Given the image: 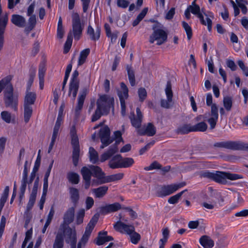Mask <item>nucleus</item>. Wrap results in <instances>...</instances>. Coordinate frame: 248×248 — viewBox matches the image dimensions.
<instances>
[{
    "label": "nucleus",
    "mask_w": 248,
    "mask_h": 248,
    "mask_svg": "<svg viewBox=\"0 0 248 248\" xmlns=\"http://www.w3.org/2000/svg\"><path fill=\"white\" fill-rule=\"evenodd\" d=\"M118 151V147L115 145L111 146L109 149L103 153L99 158L97 152L93 147H91L89 150V157L90 161L93 164L104 162L108 160L112 155L116 154Z\"/></svg>",
    "instance_id": "f257e3e1"
},
{
    "label": "nucleus",
    "mask_w": 248,
    "mask_h": 248,
    "mask_svg": "<svg viewBox=\"0 0 248 248\" xmlns=\"http://www.w3.org/2000/svg\"><path fill=\"white\" fill-rule=\"evenodd\" d=\"M60 231L62 239L65 238L66 242L71 245V248H76L77 240L76 229L64 225H60L57 232H60Z\"/></svg>",
    "instance_id": "f03ea898"
},
{
    "label": "nucleus",
    "mask_w": 248,
    "mask_h": 248,
    "mask_svg": "<svg viewBox=\"0 0 248 248\" xmlns=\"http://www.w3.org/2000/svg\"><path fill=\"white\" fill-rule=\"evenodd\" d=\"M18 93L13 92V88L11 83H8L7 90L4 91V102L6 106L11 107L16 110L18 104Z\"/></svg>",
    "instance_id": "7ed1b4c3"
},
{
    "label": "nucleus",
    "mask_w": 248,
    "mask_h": 248,
    "mask_svg": "<svg viewBox=\"0 0 248 248\" xmlns=\"http://www.w3.org/2000/svg\"><path fill=\"white\" fill-rule=\"evenodd\" d=\"M205 176L221 183L225 182L226 179L235 180L242 178V177L237 174L220 171H217L216 173L207 172L205 173Z\"/></svg>",
    "instance_id": "20e7f679"
},
{
    "label": "nucleus",
    "mask_w": 248,
    "mask_h": 248,
    "mask_svg": "<svg viewBox=\"0 0 248 248\" xmlns=\"http://www.w3.org/2000/svg\"><path fill=\"white\" fill-rule=\"evenodd\" d=\"M153 32L150 36L149 42L153 44L155 41L157 45H161L167 40L168 33L162 29H157L156 26L154 25L152 28Z\"/></svg>",
    "instance_id": "39448f33"
},
{
    "label": "nucleus",
    "mask_w": 248,
    "mask_h": 248,
    "mask_svg": "<svg viewBox=\"0 0 248 248\" xmlns=\"http://www.w3.org/2000/svg\"><path fill=\"white\" fill-rule=\"evenodd\" d=\"M35 7V2L33 1L27 8V16L29 17L28 20V23L24 29V31L27 33H29L32 30L37 23V18L36 15L34 14Z\"/></svg>",
    "instance_id": "423d86ee"
},
{
    "label": "nucleus",
    "mask_w": 248,
    "mask_h": 248,
    "mask_svg": "<svg viewBox=\"0 0 248 248\" xmlns=\"http://www.w3.org/2000/svg\"><path fill=\"white\" fill-rule=\"evenodd\" d=\"M72 31L75 39L79 40L81 34L84 26L81 25L79 15L77 13L72 15Z\"/></svg>",
    "instance_id": "0eeeda50"
},
{
    "label": "nucleus",
    "mask_w": 248,
    "mask_h": 248,
    "mask_svg": "<svg viewBox=\"0 0 248 248\" xmlns=\"http://www.w3.org/2000/svg\"><path fill=\"white\" fill-rule=\"evenodd\" d=\"M119 220L114 224V228L118 232L122 233H125L128 235L131 234L135 231L133 226L125 224L124 222L127 221L121 215H119Z\"/></svg>",
    "instance_id": "6e6552de"
},
{
    "label": "nucleus",
    "mask_w": 248,
    "mask_h": 248,
    "mask_svg": "<svg viewBox=\"0 0 248 248\" xmlns=\"http://www.w3.org/2000/svg\"><path fill=\"white\" fill-rule=\"evenodd\" d=\"M187 9L193 14L197 16L200 19L201 23L204 25H207L208 30L211 31L212 30V20L208 17L206 18V21L204 19L203 16L202 14L203 11L201 12L200 8L199 5H189L187 8Z\"/></svg>",
    "instance_id": "1a4fd4ad"
},
{
    "label": "nucleus",
    "mask_w": 248,
    "mask_h": 248,
    "mask_svg": "<svg viewBox=\"0 0 248 248\" xmlns=\"http://www.w3.org/2000/svg\"><path fill=\"white\" fill-rule=\"evenodd\" d=\"M100 100L101 104V109L103 110L104 113H108L111 107L114 103V99L107 95H100L97 101V106L98 107V102Z\"/></svg>",
    "instance_id": "9d476101"
},
{
    "label": "nucleus",
    "mask_w": 248,
    "mask_h": 248,
    "mask_svg": "<svg viewBox=\"0 0 248 248\" xmlns=\"http://www.w3.org/2000/svg\"><path fill=\"white\" fill-rule=\"evenodd\" d=\"M128 90L126 86L124 83H121V88L118 92V94L120 100L121 113L123 116L126 114L125 100L128 97Z\"/></svg>",
    "instance_id": "9b49d317"
},
{
    "label": "nucleus",
    "mask_w": 248,
    "mask_h": 248,
    "mask_svg": "<svg viewBox=\"0 0 248 248\" xmlns=\"http://www.w3.org/2000/svg\"><path fill=\"white\" fill-rule=\"evenodd\" d=\"M183 186L184 185L182 184H175L170 185L164 186L159 189L158 195L160 197H164L169 195Z\"/></svg>",
    "instance_id": "f8f14e48"
},
{
    "label": "nucleus",
    "mask_w": 248,
    "mask_h": 248,
    "mask_svg": "<svg viewBox=\"0 0 248 248\" xmlns=\"http://www.w3.org/2000/svg\"><path fill=\"white\" fill-rule=\"evenodd\" d=\"M99 136L102 142V145L100 146L101 149H103L112 141L110 139V130L107 126H103L101 128Z\"/></svg>",
    "instance_id": "ddd939ff"
},
{
    "label": "nucleus",
    "mask_w": 248,
    "mask_h": 248,
    "mask_svg": "<svg viewBox=\"0 0 248 248\" xmlns=\"http://www.w3.org/2000/svg\"><path fill=\"white\" fill-rule=\"evenodd\" d=\"M75 208L74 207H69L64 213L63 217V222L60 225L69 226L74 220L75 217Z\"/></svg>",
    "instance_id": "4468645a"
},
{
    "label": "nucleus",
    "mask_w": 248,
    "mask_h": 248,
    "mask_svg": "<svg viewBox=\"0 0 248 248\" xmlns=\"http://www.w3.org/2000/svg\"><path fill=\"white\" fill-rule=\"evenodd\" d=\"M218 118V108L216 104H213L211 106V114L207 122L210 124V128L214 129L217 124Z\"/></svg>",
    "instance_id": "2eb2a0df"
},
{
    "label": "nucleus",
    "mask_w": 248,
    "mask_h": 248,
    "mask_svg": "<svg viewBox=\"0 0 248 248\" xmlns=\"http://www.w3.org/2000/svg\"><path fill=\"white\" fill-rule=\"evenodd\" d=\"M32 79L29 80L27 89L26 94L25 97L24 105L31 106L34 103L36 99V94L34 92L29 91Z\"/></svg>",
    "instance_id": "dca6fc26"
},
{
    "label": "nucleus",
    "mask_w": 248,
    "mask_h": 248,
    "mask_svg": "<svg viewBox=\"0 0 248 248\" xmlns=\"http://www.w3.org/2000/svg\"><path fill=\"white\" fill-rule=\"evenodd\" d=\"M165 93L167 97V100H162L161 101V104L162 107L169 108L171 105L172 97L171 86L169 82L167 83L166 88L165 89Z\"/></svg>",
    "instance_id": "f3484780"
},
{
    "label": "nucleus",
    "mask_w": 248,
    "mask_h": 248,
    "mask_svg": "<svg viewBox=\"0 0 248 248\" xmlns=\"http://www.w3.org/2000/svg\"><path fill=\"white\" fill-rule=\"evenodd\" d=\"M122 155L119 154L113 155L109 159L108 165L112 169L121 168Z\"/></svg>",
    "instance_id": "a211bd4d"
},
{
    "label": "nucleus",
    "mask_w": 248,
    "mask_h": 248,
    "mask_svg": "<svg viewBox=\"0 0 248 248\" xmlns=\"http://www.w3.org/2000/svg\"><path fill=\"white\" fill-rule=\"evenodd\" d=\"M11 22L15 26L19 28L26 27V20L21 15L14 14L12 16L11 19Z\"/></svg>",
    "instance_id": "6ab92c4d"
},
{
    "label": "nucleus",
    "mask_w": 248,
    "mask_h": 248,
    "mask_svg": "<svg viewBox=\"0 0 248 248\" xmlns=\"http://www.w3.org/2000/svg\"><path fill=\"white\" fill-rule=\"evenodd\" d=\"M78 78H72L69 87L68 95L72 96L73 100H75L78 89Z\"/></svg>",
    "instance_id": "aec40b11"
},
{
    "label": "nucleus",
    "mask_w": 248,
    "mask_h": 248,
    "mask_svg": "<svg viewBox=\"0 0 248 248\" xmlns=\"http://www.w3.org/2000/svg\"><path fill=\"white\" fill-rule=\"evenodd\" d=\"M100 27H97L95 30H94L91 25H89L87 28V33L92 40L95 41L100 38Z\"/></svg>",
    "instance_id": "412c9836"
},
{
    "label": "nucleus",
    "mask_w": 248,
    "mask_h": 248,
    "mask_svg": "<svg viewBox=\"0 0 248 248\" xmlns=\"http://www.w3.org/2000/svg\"><path fill=\"white\" fill-rule=\"evenodd\" d=\"M91 169L93 176L99 180L100 184H103L102 181L106 176L102 169L98 166L93 165H91Z\"/></svg>",
    "instance_id": "4be33fe9"
},
{
    "label": "nucleus",
    "mask_w": 248,
    "mask_h": 248,
    "mask_svg": "<svg viewBox=\"0 0 248 248\" xmlns=\"http://www.w3.org/2000/svg\"><path fill=\"white\" fill-rule=\"evenodd\" d=\"M112 239L111 236L107 235V232L102 231L99 232L95 243L99 246L102 245L106 242L111 241Z\"/></svg>",
    "instance_id": "5701e85b"
},
{
    "label": "nucleus",
    "mask_w": 248,
    "mask_h": 248,
    "mask_svg": "<svg viewBox=\"0 0 248 248\" xmlns=\"http://www.w3.org/2000/svg\"><path fill=\"white\" fill-rule=\"evenodd\" d=\"M121 206L118 202H115L110 204H108L101 207V210L104 214H108L113 212L120 209Z\"/></svg>",
    "instance_id": "b1692460"
},
{
    "label": "nucleus",
    "mask_w": 248,
    "mask_h": 248,
    "mask_svg": "<svg viewBox=\"0 0 248 248\" xmlns=\"http://www.w3.org/2000/svg\"><path fill=\"white\" fill-rule=\"evenodd\" d=\"M32 236V228H31L28 230L25 234V239L22 244L21 248H24L26 246L27 243H29V245L27 248H32L33 243L31 240V238Z\"/></svg>",
    "instance_id": "393cba45"
},
{
    "label": "nucleus",
    "mask_w": 248,
    "mask_h": 248,
    "mask_svg": "<svg viewBox=\"0 0 248 248\" xmlns=\"http://www.w3.org/2000/svg\"><path fill=\"white\" fill-rule=\"evenodd\" d=\"M137 117L136 118H131V121L132 125L136 128H139L141 125L142 115L139 108L136 109Z\"/></svg>",
    "instance_id": "a878e982"
},
{
    "label": "nucleus",
    "mask_w": 248,
    "mask_h": 248,
    "mask_svg": "<svg viewBox=\"0 0 248 248\" xmlns=\"http://www.w3.org/2000/svg\"><path fill=\"white\" fill-rule=\"evenodd\" d=\"M69 192L71 202L75 204L78 203L79 199V192L78 189L71 187L69 188Z\"/></svg>",
    "instance_id": "bb28decb"
},
{
    "label": "nucleus",
    "mask_w": 248,
    "mask_h": 248,
    "mask_svg": "<svg viewBox=\"0 0 248 248\" xmlns=\"http://www.w3.org/2000/svg\"><path fill=\"white\" fill-rule=\"evenodd\" d=\"M124 176L123 173H118L108 176H106L102 181V183H108L111 182L118 181L122 179Z\"/></svg>",
    "instance_id": "cd10ccee"
},
{
    "label": "nucleus",
    "mask_w": 248,
    "mask_h": 248,
    "mask_svg": "<svg viewBox=\"0 0 248 248\" xmlns=\"http://www.w3.org/2000/svg\"><path fill=\"white\" fill-rule=\"evenodd\" d=\"M201 245L204 248H211L214 245V241L208 236H202L200 239Z\"/></svg>",
    "instance_id": "c85d7f7f"
},
{
    "label": "nucleus",
    "mask_w": 248,
    "mask_h": 248,
    "mask_svg": "<svg viewBox=\"0 0 248 248\" xmlns=\"http://www.w3.org/2000/svg\"><path fill=\"white\" fill-rule=\"evenodd\" d=\"M87 94V91L83 90L79 94L78 98L77 106L75 108L76 112L78 114L81 110L84 101Z\"/></svg>",
    "instance_id": "c756f323"
},
{
    "label": "nucleus",
    "mask_w": 248,
    "mask_h": 248,
    "mask_svg": "<svg viewBox=\"0 0 248 248\" xmlns=\"http://www.w3.org/2000/svg\"><path fill=\"white\" fill-rule=\"evenodd\" d=\"M97 220V217L95 216L93 217L86 226L84 234L90 236Z\"/></svg>",
    "instance_id": "7c9ffc66"
},
{
    "label": "nucleus",
    "mask_w": 248,
    "mask_h": 248,
    "mask_svg": "<svg viewBox=\"0 0 248 248\" xmlns=\"http://www.w3.org/2000/svg\"><path fill=\"white\" fill-rule=\"evenodd\" d=\"M138 132L141 135L146 134L149 136H152L155 134L156 129L152 124L149 123L144 131H141L139 130Z\"/></svg>",
    "instance_id": "2f4dec72"
},
{
    "label": "nucleus",
    "mask_w": 248,
    "mask_h": 248,
    "mask_svg": "<svg viewBox=\"0 0 248 248\" xmlns=\"http://www.w3.org/2000/svg\"><path fill=\"white\" fill-rule=\"evenodd\" d=\"M108 190V187L107 186H102L97 188L93 189V192L96 198H102L107 193Z\"/></svg>",
    "instance_id": "473e14b6"
},
{
    "label": "nucleus",
    "mask_w": 248,
    "mask_h": 248,
    "mask_svg": "<svg viewBox=\"0 0 248 248\" xmlns=\"http://www.w3.org/2000/svg\"><path fill=\"white\" fill-rule=\"evenodd\" d=\"M63 239L62 237L61 232H56L53 248H63Z\"/></svg>",
    "instance_id": "72a5a7b5"
},
{
    "label": "nucleus",
    "mask_w": 248,
    "mask_h": 248,
    "mask_svg": "<svg viewBox=\"0 0 248 248\" xmlns=\"http://www.w3.org/2000/svg\"><path fill=\"white\" fill-rule=\"evenodd\" d=\"M100 100L98 102V107H97V108L94 112V113L92 117V121L95 122L98 120L102 115H107L108 113H104L103 110L101 109V104Z\"/></svg>",
    "instance_id": "f704fd0d"
},
{
    "label": "nucleus",
    "mask_w": 248,
    "mask_h": 248,
    "mask_svg": "<svg viewBox=\"0 0 248 248\" xmlns=\"http://www.w3.org/2000/svg\"><path fill=\"white\" fill-rule=\"evenodd\" d=\"M85 210L84 209H80L78 211L76 215L75 223L77 225L81 224L83 222V219L85 216Z\"/></svg>",
    "instance_id": "c9c22d12"
},
{
    "label": "nucleus",
    "mask_w": 248,
    "mask_h": 248,
    "mask_svg": "<svg viewBox=\"0 0 248 248\" xmlns=\"http://www.w3.org/2000/svg\"><path fill=\"white\" fill-rule=\"evenodd\" d=\"M81 174L83 179H91L92 174L91 165L88 167H83L81 170Z\"/></svg>",
    "instance_id": "e433bc0d"
},
{
    "label": "nucleus",
    "mask_w": 248,
    "mask_h": 248,
    "mask_svg": "<svg viewBox=\"0 0 248 248\" xmlns=\"http://www.w3.org/2000/svg\"><path fill=\"white\" fill-rule=\"evenodd\" d=\"M90 52L89 48H86L81 51L80 56L78 59V65H81L83 64L86 61L87 56L89 55Z\"/></svg>",
    "instance_id": "4c0bfd02"
},
{
    "label": "nucleus",
    "mask_w": 248,
    "mask_h": 248,
    "mask_svg": "<svg viewBox=\"0 0 248 248\" xmlns=\"http://www.w3.org/2000/svg\"><path fill=\"white\" fill-rule=\"evenodd\" d=\"M134 163V160L131 157H122L121 168H127L131 167Z\"/></svg>",
    "instance_id": "58836bf2"
},
{
    "label": "nucleus",
    "mask_w": 248,
    "mask_h": 248,
    "mask_svg": "<svg viewBox=\"0 0 248 248\" xmlns=\"http://www.w3.org/2000/svg\"><path fill=\"white\" fill-rule=\"evenodd\" d=\"M68 181L73 184H78L79 181V175L74 172H70L67 174Z\"/></svg>",
    "instance_id": "ea45409f"
},
{
    "label": "nucleus",
    "mask_w": 248,
    "mask_h": 248,
    "mask_svg": "<svg viewBox=\"0 0 248 248\" xmlns=\"http://www.w3.org/2000/svg\"><path fill=\"white\" fill-rule=\"evenodd\" d=\"M24 119L26 123H28L32 115V107L30 106L24 105Z\"/></svg>",
    "instance_id": "a19ab883"
},
{
    "label": "nucleus",
    "mask_w": 248,
    "mask_h": 248,
    "mask_svg": "<svg viewBox=\"0 0 248 248\" xmlns=\"http://www.w3.org/2000/svg\"><path fill=\"white\" fill-rule=\"evenodd\" d=\"M178 130L182 134H186L190 132H194L193 126L188 124L182 125L179 128Z\"/></svg>",
    "instance_id": "79ce46f5"
},
{
    "label": "nucleus",
    "mask_w": 248,
    "mask_h": 248,
    "mask_svg": "<svg viewBox=\"0 0 248 248\" xmlns=\"http://www.w3.org/2000/svg\"><path fill=\"white\" fill-rule=\"evenodd\" d=\"M193 126L194 131L204 132L206 131L207 128V125L204 122L199 123Z\"/></svg>",
    "instance_id": "37998d69"
},
{
    "label": "nucleus",
    "mask_w": 248,
    "mask_h": 248,
    "mask_svg": "<svg viewBox=\"0 0 248 248\" xmlns=\"http://www.w3.org/2000/svg\"><path fill=\"white\" fill-rule=\"evenodd\" d=\"M72 40L73 38L72 35L69 33L67 36L66 41L64 44L63 50L64 53H67L69 51L72 46Z\"/></svg>",
    "instance_id": "c03bdc74"
},
{
    "label": "nucleus",
    "mask_w": 248,
    "mask_h": 248,
    "mask_svg": "<svg viewBox=\"0 0 248 248\" xmlns=\"http://www.w3.org/2000/svg\"><path fill=\"white\" fill-rule=\"evenodd\" d=\"M79 155V147H75L73 148V162L74 165L76 166L78 165V158Z\"/></svg>",
    "instance_id": "a18cd8bd"
},
{
    "label": "nucleus",
    "mask_w": 248,
    "mask_h": 248,
    "mask_svg": "<svg viewBox=\"0 0 248 248\" xmlns=\"http://www.w3.org/2000/svg\"><path fill=\"white\" fill-rule=\"evenodd\" d=\"M182 26L187 35L188 40H190L192 36V31L190 26L185 21L182 22Z\"/></svg>",
    "instance_id": "49530a36"
},
{
    "label": "nucleus",
    "mask_w": 248,
    "mask_h": 248,
    "mask_svg": "<svg viewBox=\"0 0 248 248\" xmlns=\"http://www.w3.org/2000/svg\"><path fill=\"white\" fill-rule=\"evenodd\" d=\"M232 104V98L231 97L226 96L223 99V106L227 111H230Z\"/></svg>",
    "instance_id": "de8ad7c7"
},
{
    "label": "nucleus",
    "mask_w": 248,
    "mask_h": 248,
    "mask_svg": "<svg viewBox=\"0 0 248 248\" xmlns=\"http://www.w3.org/2000/svg\"><path fill=\"white\" fill-rule=\"evenodd\" d=\"M46 70V61L43 60L40 64L39 68V77L43 78Z\"/></svg>",
    "instance_id": "09e8293b"
},
{
    "label": "nucleus",
    "mask_w": 248,
    "mask_h": 248,
    "mask_svg": "<svg viewBox=\"0 0 248 248\" xmlns=\"http://www.w3.org/2000/svg\"><path fill=\"white\" fill-rule=\"evenodd\" d=\"M2 119L7 123H10L12 122V118L10 112L7 111H3L1 112Z\"/></svg>",
    "instance_id": "8fccbe9b"
},
{
    "label": "nucleus",
    "mask_w": 248,
    "mask_h": 248,
    "mask_svg": "<svg viewBox=\"0 0 248 248\" xmlns=\"http://www.w3.org/2000/svg\"><path fill=\"white\" fill-rule=\"evenodd\" d=\"M90 236L83 234L81 239L78 244L77 248H82L87 244Z\"/></svg>",
    "instance_id": "3c124183"
},
{
    "label": "nucleus",
    "mask_w": 248,
    "mask_h": 248,
    "mask_svg": "<svg viewBox=\"0 0 248 248\" xmlns=\"http://www.w3.org/2000/svg\"><path fill=\"white\" fill-rule=\"evenodd\" d=\"M185 191H182L181 192L170 197L168 200V202L170 204H174L177 202L180 198L182 194L184 193Z\"/></svg>",
    "instance_id": "603ef678"
},
{
    "label": "nucleus",
    "mask_w": 248,
    "mask_h": 248,
    "mask_svg": "<svg viewBox=\"0 0 248 248\" xmlns=\"http://www.w3.org/2000/svg\"><path fill=\"white\" fill-rule=\"evenodd\" d=\"M203 207L206 209H213L216 206V202L214 201L204 202L202 203Z\"/></svg>",
    "instance_id": "864d4df0"
},
{
    "label": "nucleus",
    "mask_w": 248,
    "mask_h": 248,
    "mask_svg": "<svg viewBox=\"0 0 248 248\" xmlns=\"http://www.w3.org/2000/svg\"><path fill=\"white\" fill-rule=\"evenodd\" d=\"M6 26H0V51L2 49L4 42V33Z\"/></svg>",
    "instance_id": "5fc2aeb1"
},
{
    "label": "nucleus",
    "mask_w": 248,
    "mask_h": 248,
    "mask_svg": "<svg viewBox=\"0 0 248 248\" xmlns=\"http://www.w3.org/2000/svg\"><path fill=\"white\" fill-rule=\"evenodd\" d=\"M129 235H130L132 243L134 244H137L140 238V235L136 232L135 231H134V232Z\"/></svg>",
    "instance_id": "6e6d98bb"
},
{
    "label": "nucleus",
    "mask_w": 248,
    "mask_h": 248,
    "mask_svg": "<svg viewBox=\"0 0 248 248\" xmlns=\"http://www.w3.org/2000/svg\"><path fill=\"white\" fill-rule=\"evenodd\" d=\"M114 139L116 142L112 146L115 145L117 147V144L122 140V133L120 131H116L114 133Z\"/></svg>",
    "instance_id": "4d7b16f0"
},
{
    "label": "nucleus",
    "mask_w": 248,
    "mask_h": 248,
    "mask_svg": "<svg viewBox=\"0 0 248 248\" xmlns=\"http://www.w3.org/2000/svg\"><path fill=\"white\" fill-rule=\"evenodd\" d=\"M206 62L207 64L208 71L212 73H214L215 72V70L212 58L211 57L208 60H207L206 61Z\"/></svg>",
    "instance_id": "13d9d810"
},
{
    "label": "nucleus",
    "mask_w": 248,
    "mask_h": 248,
    "mask_svg": "<svg viewBox=\"0 0 248 248\" xmlns=\"http://www.w3.org/2000/svg\"><path fill=\"white\" fill-rule=\"evenodd\" d=\"M8 83H11L9 78H3L0 81V93L3 89H5V91L7 90Z\"/></svg>",
    "instance_id": "bf43d9fd"
},
{
    "label": "nucleus",
    "mask_w": 248,
    "mask_h": 248,
    "mask_svg": "<svg viewBox=\"0 0 248 248\" xmlns=\"http://www.w3.org/2000/svg\"><path fill=\"white\" fill-rule=\"evenodd\" d=\"M138 95L140 98V100L143 101L146 97L147 92L145 89L141 88L139 89Z\"/></svg>",
    "instance_id": "052dcab7"
},
{
    "label": "nucleus",
    "mask_w": 248,
    "mask_h": 248,
    "mask_svg": "<svg viewBox=\"0 0 248 248\" xmlns=\"http://www.w3.org/2000/svg\"><path fill=\"white\" fill-rule=\"evenodd\" d=\"M86 209L89 210L94 204V200L93 198L88 197L85 200Z\"/></svg>",
    "instance_id": "680f3d73"
},
{
    "label": "nucleus",
    "mask_w": 248,
    "mask_h": 248,
    "mask_svg": "<svg viewBox=\"0 0 248 248\" xmlns=\"http://www.w3.org/2000/svg\"><path fill=\"white\" fill-rule=\"evenodd\" d=\"M238 64L240 68L242 69V71L243 72L244 76L246 77H248V68L245 65L243 62L242 60H239L238 61Z\"/></svg>",
    "instance_id": "e2e57ef3"
},
{
    "label": "nucleus",
    "mask_w": 248,
    "mask_h": 248,
    "mask_svg": "<svg viewBox=\"0 0 248 248\" xmlns=\"http://www.w3.org/2000/svg\"><path fill=\"white\" fill-rule=\"evenodd\" d=\"M226 65L228 67L230 68L232 71H235L237 69V65L235 64L233 61L228 59L226 61Z\"/></svg>",
    "instance_id": "0e129e2a"
},
{
    "label": "nucleus",
    "mask_w": 248,
    "mask_h": 248,
    "mask_svg": "<svg viewBox=\"0 0 248 248\" xmlns=\"http://www.w3.org/2000/svg\"><path fill=\"white\" fill-rule=\"evenodd\" d=\"M9 192V187L8 186H5L4 191L2 194L0 200L6 202L8 197Z\"/></svg>",
    "instance_id": "69168bd1"
},
{
    "label": "nucleus",
    "mask_w": 248,
    "mask_h": 248,
    "mask_svg": "<svg viewBox=\"0 0 248 248\" xmlns=\"http://www.w3.org/2000/svg\"><path fill=\"white\" fill-rule=\"evenodd\" d=\"M129 2L126 0H118L117 1V5L119 7L123 8H126L128 7Z\"/></svg>",
    "instance_id": "338daca9"
},
{
    "label": "nucleus",
    "mask_w": 248,
    "mask_h": 248,
    "mask_svg": "<svg viewBox=\"0 0 248 248\" xmlns=\"http://www.w3.org/2000/svg\"><path fill=\"white\" fill-rule=\"evenodd\" d=\"M234 216L236 217H244L248 216V209H243L235 213Z\"/></svg>",
    "instance_id": "774afa93"
}]
</instances>
